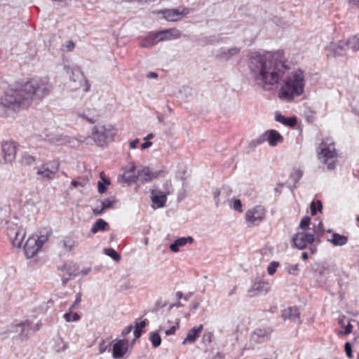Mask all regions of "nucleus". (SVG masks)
<instances>
[{"label": "nucleus", "instance_id": "dca6fc26", "mask_svg": "<svg viewBox=\"0 0 359 359\" xmlns=\"http://www.w3.org/2000/svg\"><path fill=\"white\" fill-rule=\"evenodd\" d=\"M158 42H161L158 32H149L145 37L142 39L140 45L141 47L147 48L154 46Z\"/></svg>", "mask_w": 359, "mask_h": 359}, {"label": "nucleus", "instance_id": "9b49d317", "mask_svg": "<svg viewBox=\"0 0 359 359\" xmlns=\"http://www.w3.org/2000/svg\"><path fill=\"white\" fill-rule=\"evenodd\" d=\"M154 14L163 15V18L170 22H176L180 20L183 16L189 13L187 8H183L181 11L177 9H163L156 10L152 12Z\"/></svg>", "mask_w": 359, "mask_h": 359}, {"label": "nucleus", "instance_id": "09e8293b", "mask_svg": "<svg viewBox=\"0 0 359 359\" xmlns=\"http://www.w3.org/2000/svg\"><path fill=\"white\" fill-rule=\"evenodd\" d=\"M100 177L105 184H107V185L110 184V183H111L110 180L106 177V175L104 172H100Z\"/></svg>", "mask_w": 359, "mask_h": 359}, {"label": "nucleus", "instance_id": "a19ab883", "mask_svg": "<svg viewBox=\"0 0 359 359\" xmlns=\"http://www.w3.org/2000/svg\"><path fill=\"white\" fill-rule=\"evenodd\" d=\"M345 47H347L346 45V42L340 41L337 46V48H335L334 51L337 54L342 55L343 51H344L345 50Z\"/></svg>", "mask_w": 359, "mask_h": 359}, {"label": "nucleus", "instance_id": "a18cd8bd", "mask_svg": "<svg viewBox=\"0 0 359 359\" xmlns=\"http://www.w3.org/2000/svg\"><path fill=\"white\" fill-rule=\"evenodd\" d=\"M240 52V49L238 48H232L228 50L227 53H224L227 57H231L234 55H237Z\"/></svg>", "mask_w": 359, "mask_h": 359}, {"label": "nucleus", "instance_id": "bf43d9fd", "mask_svg": "<svg viewBox=\"0 0 359 359\" xmlns=\"http://www.w3.org/2000/svg\"><path fill=\"white\" fill-rule=\"evenodd\" d=\"M176 297H177L178 299H180L183 297V293L180 291H178L176 292Z\"/></svg>", "mask_w": 359, "mask_h": 359}, {"label": "nucleus", "instance_id": "603ef678", "mask_svg": "<svg viewBox=\"0 0 359 359\" xmlns=\"http://www.w3.org/2000/svg\"><path fill=\"white\" fill-rule=\"evenodd\" d=\"M152 145V142L149 141H147L141 144V149H145L150 147Z\"/></svg>", "mask_w": 359, "mask_h": 359}, {"label": "nucleus", "instance_id": "aec40b11", "mask_svg": "<svg viewBox=\"0 0 359 359\" xmlns=\"http://www.w3.org/2000/svg\"><path fill=\"white\" fill-rule=\"evenodd\" d=\"M299 311L297 306H290L282 311V317L285 319H299Z\"/></svg>", "mask_w": 359, "mask_h": 359}, {"label": "nucleus", "instance_id": "5fc2aeb1", "mask_svg": "<svg viewBox=\"0 0 359 359\" xmlns=\"http://www.w3.org/2000/svg\"><path fill=\"white\" fill-rule=\"evenodd\" d=\"M203 339H207L209 343L211 342V341H212V334L210 332L205 333L203 335Z\"/></svg>", "mask_w": 359, "mask_h": 359}, {"label": "nucleus", "instance_id": "f3484780", "mask_svg": "<svg viewBox=\"0 0 359 359\" xmlns=\"http://www.w3.org/2000/svg\"><path fill=\"white\" fill-rule=\"evenodd\" d=\"M203 330V325H199L198 326L194 327L188 332L186 338L182 341V344L194 343L196 340L200 337Z\"/></svg>", "mask_w": 359, "mask_h": 359}, {"label": "nucleus", "instance_id": "393cba45", "mask_svg": "<svg viewBox=\"0 0 359 359\" xmlns=\"http://www.w3.org/2000/svg\"><path fill=\"white\" fill-rule=\"evenodd\" d=\"M81 116L86 118L90 123H95L99 118V114L95 109L87 110L81 114Z\"/></svg>", "mask_w": 359, "mask_h": 359}, {"label": "nucleus", "instance_id": "79ce46f5", "mask_svg": "<svg viewBox=\"0 0 359 359\" xmlns=\"http://www.w3.org/2000/svg\"><path fill=\"white\" fill-rule=\"evenodd\" d=\"M353 325L351 323H348V325L345 327L344 331H339V335H348L352 332Z\"/></svg>", "mask_w": 359, "mask_h": 359}, {"label": "nucleus", "instance_id": "2f4dec72", "mask_svg": "<svg viewBox=\"0 0 359 359\" xmlns=\"http://www.w3.org/2000/svg\"><path fill=\"white\" fill-rule=\"evenodd\" d=\"M62 245L65 251L70 252L75 245V241L72 237H65L62 241Z\"/></svg>", "mask_w": 359, "mask_h": 359}, {"label": "nucleus", "instance_id": "ea45409f", "mask_svg": "<svg viewBox=\"0 0 359 359\" xmlns=\"http://www.w3.org/2000/svg\"><path fill=\"white\" fill-rule=\"evenodd\" d=\"M178 327H179V325H178L177 323L176 325H172V327H170L168 330H164V327L163 326H161L159 327V331L164 330L166 335H172V334H174L175 333V332H176L177 329L178 328Z\"/></svg>", "mask_w": 359, "mask_h": 359}, {"label": "nucleus", "instance_id": "f03ea898", "mask_svg": "<svg viewBox=\"0 0 359 359\" xmlns=\"http://www.w3.org/2000/svg\"><path fill=\"white\" fill-rule=\"evenodd\" d=\"M249 68L258 83L265 87L277 84L283 78L286 66L274 55L255 53L250 57Z\"/></svg>", "mask_w": 359, "mask_h": 359}, {"label": "nucleus", "instance_id": "6e6d98bb", "mask_svg": "<svg viewBox=\"0 0 359 359\" xmlns=\"http://www.w3.org/2000/svg\"><path fill=\"white\" fill-rule=\"evenodd\" d=\"M103 210H104V209H103V208L102 207L100 209H99V208H94L93 211V213H94L95 215H100V214H102V213Z\"/></svg>", "mask_w": 359, "mask_h": 359}, {"label": "nucleus", "instance_id": "4468645a", "mask_svg": "<svg viewBox=\"0 0 359 359\" xmlns=\"http://www.w3.org/2000/svg\"><path fill=\"white\" fill-rule=\"evenodd\" d=\"M269 289L270 286L267 281L260 280L253 284L248 290V294L250 297H253L259 294H266Z\"/></svg>", "mask_w": 359, "mask_h": 359}, {"label": "nucleus", "instance_id": "864d4df0", "mask_svg": "<svg viewBox=\"0 0 359 359\" xmlns=\"http://www.w3.org/2000/svg\"><path fill=\"white\" fill-rule=\"evenodd\" d=\"M81 296L79 294H77L75 302L70 307V310L73 309L76 306V305L78 304L81 302Z\"/></svg>", "mask_w": 359, "mask_h": 359}, {"label": "nucleus", "instance_id": "a878e982", "mask_svg": "<svg viewBox=\"0 0 359 359\" xmlns=\"http://www.w3.org/2000/svg\"><path fill=\"white\" fill-rule=\"evenodd\" d=\"M109 224L102 219H98L93 225L91 228V232L96 233L97 232L102 231H104L108 229Z\"/></svg>", "mask_w": 359, "mask_h": 359}, {"label": "nucleus", "instance_id": "b1692460", "mask_svg": "<svg viewBox=\"0 0 359 359\" xmlns=\"http://www.w3.org/2000/svg\"><path fill=\"white\" fill-rule=\"evenodd\" d=\"M25 237V231L22 229H19L15 232V237L12 240V243L14 247L20 248L22 241Z\"/></svg>", "mask_w": 359, "mask_h": 359}, {"label": "nucleus", "instance_id": "7c9ffc66", "mask_svg": "<svg viewBox=\"0 0 359 359\" xmlns=\"http://www.w3.org/2000/svg\"><path fill=\"white\" fill-rule=\"evenodd\" d=\"M18 326H20L22 327L21 333H20V336L23 337L25 335V337H27V333L29 332V330L31 329L32 323L29 320H26L19 324L15 325V327H18Z\"/></svg>", "mask_w": 359, "mask_h": 359}, {"label": "nucleus", "instance_id": "a211bd4d", "mask_svg": "<svg viewBox=\"0 0 359 359\" xmlns=\"http://www.w3.org/2000/svg\"><path fill=\"white\" fill-rule=\"evenodd\" d=\"M159 172H152L149 168L144 167L138 172V180L142 183H146L157 178L159 176Z\"/></svg>", "mask_w": 359, "mask_h": 359}, {"label": "nucleus", "instance_id": "37998d69", "mask_svg": "<svg viewBox=\"0 0 359 359\" xmlns=\"http://www.w3.org/2000/svg\"><path fill=\"white\" fill-rule=\"evenodd\" d=\"M344 349H345V351H346V355L349 358H353V353H352V347H351V345L349 342H346L344 345Z\"/></svg>", "mask_w": 359, "mask_h": 359}, {"label": "nucleus", "instance_id": "39448f33", "mask_svg": "<svg viewBox=\"0 0 359 359\" xmlns=\"http://www.w3.org/2000/svg\"><path fill=\"white\" fill-rule=\"evenodd\" d=\"M116 133L117 129L111 124L97 125L92 130L93 139L100 147H104L113 140Z\"/></svg>", "mask_w": 359, "mask_h": 359}, {"label": "nucleus", "instance_id": "052dcab7", "mask_svg": "<svg viewBox=\"0 0 359 359\" xmlns=\"http://www.w3.org/2000/svg\"><path fill=\"white\" fill-rule=\"evenodd\" d=\"M302 258L304 259V260H306L308 259V254L306 252H303L302 254Z\"/></svg>", "mask_w": 359, "mask_h": 359}, {"label": "nucleus", "instance_id": "1a4fd4ad", "mask_svg": "<svg viewBox=\"0 0 359 359\" xmlns=\"http://www.w3.org/2000/svg\"><path fill=\"white\" fill-rule=\"evenodd\" d=\"M265 142H268L271 147H275L283 142V137L276 130H268L255 140L257 144H261Z\"/></svg>", "mask_w": 359, "mask_h": 359}, {"label": "nucleus", "instance_id": "49530a36", "mask_svg": "<svg viewBox=\"0 0 359 359\" xmlns=\"http://www.w3.org/2000/svg\"><path fill=\"white\" fill-rule=\"evenodd\" d=\"M112 203H113L112 201H111L109 199H106L102 202V206L103 209L104 210V209L111 208L112 205Z\"/></svg>", "mask_w": 359, "mask_h": 359}, {"label": "nucleus", "instance_id": "0e129e2a", "mask_svg": "<svg viewBox=\"0 0 359 359\" xmlns=\"http://www.w3.org/2000/svg\"><path fill=\"white\" fill-rule=\"evenodd\" d=\"M72 184L74 186V187H76L78 184H79V182L76 180H72Z\"/></svg>", "mask_w": 359, "mask_h": 359}, {"label": "nucleus", "instance_id": "6e6552de", "mask_svg": "<svg viewBox=\"0 0 359 359\" xmlns=\"http://www.w3.org/2000/svg\"><path fill=\"white\" fill-rule=\"evenodd\" d=\"M316 231L313 230L311 233L306 231L298 232L292 238L294 245L298 249H304L308 245L312 244L315 241Z\"/></svg>", "mask_w": 359, "mask_h": 359}, {"label": "nucleus", "instance_id": "4be33fe9", "mask_svg": "<svg viewBox=\"0 0 359 359\" xmlns=\"http://www.w3.org/2000/svg\"><path fill=\"white\" fill-rule=\"evenodd\" d=\"M275 119L276 121L283 123L285 126L293 128L297 124L296 117H285L281 114H276Z\"/></svg>", "mask_w": 359, "mask_h": 359}, {"label": "nucleus", "instance_id": "ddd939ff", "mask_svg": "<svg viewBox=\"0 0 359 359\" xmlns=\"http://www.w3.org/2000/svg\"><path fill=\"white\" fill-rule=\"evenodd\" d=\"M128 348V341L119 339L113 345L112 356L117 359L124 356Z\"/></svg>", "mask_w": 359, "mask_h": 359}, {"label": "nucleus", "instance_id": "412c9836", "mask_svg": "<svg viewBox=\"0 0 359 359\" xmlns=\"http://www.w3.org/2000/svg\"><path fill=\"white\" fill-rule=\"evenodd\" d=\"M135 168V166L133 165L130 166V169L123 172L122 177L125 182L130 184L138 180V175H136Z\"/></svg>", "mask_w": 359, "mask_h": 359}, {"label": "nucleus", "instance_id": "20e7f679", "mask_svg": "<svg viewBox=\"0 0 359 359\" xmlns=\"http://www.w3.org/2000/svg\"><path fill=\"white\" fill-rule=\"evenodd\" d=\"M318 159L327 165L330 170L335 169L337 164L338 152L335 148V143L331 139H326L320 144L318 151Z\"/></svg>", "mask_w": 359, "mask_h": 359}, {"label": "nucleus", "instance_id": "72a5a7b5", "mask_svg": "<svg viewBox=\"0 0 359 359\" xmlns=\"http://www.w3.org/2000/svg\"><path fill=\"white\" fill-rule=\"evenodd\" d=\"M149 339L154 348L159 346L161 344V336L157 332H151L150 334Z\"/></svg>", "mask_w": 359, "mask_h": 359}, {"label": "nucleus", "instance_id": "f704fd0d", "mask_svg": "<svg viewBox=\"0 0 359 359\" xmlns=\"http://www.w3.org/2000/svg\"><path fill=\"white\" fill-rule=\"evenodd\" d=\"M64 318L67 322L78 321L80 319V316L77 313L69 312L64 314Z\"/></svg>", "mask_w": 359, "mask_h": 359}, {"label": "nucleus", "instance_id": "13d9d810", "mask_svg": "<svg viewBox=\"0 0 359 359\" xmlns=\"http://www.w3.org/2000/svg\"><path fill=\"white\" fill-rule=\"evenodd\" d=\"M219 194H220V191L219 190H216L215 191H214L213 195H214V198L216 201H219Z\"/></svg>", "mask_w": 359, "mask_h": 359}, {"label": "nucleus", "instance_id": "de8ad7c7", "mask_svg": "<svg viewBox=\"0 0 359 359\" xmlns=\"http://www.w3.org/2000/svg\"><path fill=\"white\" fill-rule=\"evenodd\" d=\"M133 326L132 325H130L128 326H127L126 328H124L122 331V335L123 336H126L128 335L129 333H130V332L133 330Z\"/></svg>", "mask_w": 359, "mask_h": 359}, {"label": "nucleus", "instance_id": "7ed1b4c3", "mask_svg": "<svg viewBox=\"0 0 359 359\" xmlns=\"http://www.w3.org/2000/svg\"><path fill=\"white\" fill-rule=\"evenodd\" d=\"M304 72L297 69L292 72L285 79L281 86L278 95L280 99L291 101L294 97L299 96L304 93Z\"/></svg>", "mask_w": 359, "mask_h": 359}, {"label": "nucleus", "instance_id": "c85d7f7f", "mask_svg": "<svg viewBox=\"0 0 359 359\" xmlns=\"http://www.w3.org/2000/svg\"><path fill=\"white\" fill-rule=\"evenodd\" d=\"M147 320L140 321V323L135 322V329L133 332L135 339H139L141 337L144 328L147 325Z\"/></svg>", "mask_w": 359, "mask_h": 359}, {"label": "nucleus", "instance_id": "c9c22d12", "mask_svg": "<svg viewBox=\"0 0 359 359\" xmlns=\"http://www.w3.org/2000/svg\"><path fill=\"white\" fill-rule=\"evenodd\" d=\"M105 254L110 257H111L114 260L118 262L121 259V256L118 254V252L112 249L108 248L104 250Z\"/></svg>", "mask_w": 359, "mask_h": 359}, {"label": "nucleus", "instance_id": "680f3d73", "mask_svg": "<svg viewBox=\"0 0 359 359\" xmlns=\"http://www.w3.org/2000/svg\"><path fill=\"white\" fill-rule=\"evenodd\" d=\"M318 230L323 232L324 231V229H323V224L321 222H320L319 224H318Z\"/></svg>", "mask_w": 359, "mask_h": 359}, {"label": "nucleus", "instance_id": "9d476101", "mask_svg": "<svg viewBox=\"0 0 359 359\" xmlns=\"http://www.w3.org/2000/svg\"><path fill=\"white\" fill-rule=\"evenodd\" d=\"M43 242L38 236L29 237L24 245V251L27 258H32L41 250Z\"/></svg>", "mask_w": 359, "mask_h": 359}, {"label": "nucleus", "instance_id": "338daca9", "mask_svg": "<svg viewBox=\"0 0 359 359\" xmlns=\"http://www.w3.org/2000/svg\"><path fill=\"white\" fill-rule=\"evenodd\" d=\"M150 138H153V135L152 134L148 135L147 137L145 139L149 140Z\"/></svg>", "mask_w": 359, "mask_h": 359}, {"label": "nucleus", "instance_id": "f8f14e48", "mask_svg": "<svg viewBox=\"0 0 359 359\" xmlns=\"http://www.w3.org/2000/svg\"><path fill=\"white\" fill-rule=\"evenodd\" d=\"M1 151L5 163H11L15 159L17 147L14 142H3Z\"/></svg>", "mask_w": 359, "mask_h": 359}, {"label": "nucleus", "instance_id": "cd10ccee", "mask_svg": "<svg viewBox=\"0 0 359 359\" xmlns=\"http://www.w3.org/2000/svg\"><path fill=\"white\" fill-rule=\"evenodd\" d=\"M347 48L352 49L353 51L359 50V36L355 35L349 37L346 42Z\"/></svg>", "mask_w": 359, "mask_h": 359}, {"label": "nucleus", "instance_id": "e433bc0d", "mask_svg": "<svg viewBox=\"0 0 359 359\" xmlns=\"http://www.w3.org/2000/svg\"><path fill=\"white\" fill-rule=\"evenodd\" d=\"M75 48V43L72 40H69L66 42L65 44L62 46L61 50L62 51L70 52Z\"/></svg>", "mask_w": 359, "mask_h": 359}, {"label": "nucleus", "instance_id": "3c124183", "mask_svg": "<svg viewBox=\"0 0 359 359\" xmlns=\"http://www.w3.org/2000/svg\"><path fill=\"white\" fill-rule=\"evenodd\" d=\"M140 141L139 139H135L130 142V149H135L137 147V144H139Z\"/></svg>", "mask_w": 359, "mask_h": 359}, {"label": "nucleus", "instance_id": "f257e3e1", "mask_svg": "<svg viewBox=\"0 0 359 359\" xmlns=\"http://www.w3.org/2000/svg\"><path fill=\"white\" fill-rule=\"evenodd\" d=\"M51 86L47 78H33L26 82H17L10 86L1 99L0 108L13 111L29 108L34 100L48 95Z\"/></svg>", "mask_w": 359, "mask_h": 359}, {"label": "nucleus", "instance_id": "c756f323", "mask_svg": "<svg viewBox=\"0 0 359 359\" xmlns=\"http://www.w3.org/2000/svg\"><path fill=\"white\" fill-rule=\"evenodd\" d=\"M36 161V158L34 156L25 153L22 155L20 163L22 165L28 166L34 164Z\"/></svg>", "mask_w": 359, "mask_h": 359}, {"label": "nucleus", "instance_id": "423d86ee", "mask_svg": "<svg viewBox=\"0 0 359 359\" xmlns=\"http://www.w3.org/2000/svg\"><path fill=\"white\" fill-rule=\"evenodd\" d=\"M60 161L58 160L50 161L43 163L36 170V175L41 180H53L60 169Z\"/></svg>", "mask_w": 359, "mask_h": 359}, {"label": "nucleus", "instance_id": "4c0bfd02", "mask_svg": "<svg viewBox=\"0 0 359 359\" xmlns=\"http://www.w3.org/2000/svg\"><path fill=\"white\" fill-rule=\"evenodd\" d=\"M310 224H311L310 217L308 216H305L302 219L300 224H299V227L302 230H306V229L309 228Z\"/></svg>", "mask_w": 359, "mask_h": 359}, {"label": "nucleus", "instance_id": "c03bdc74", "mask_svg": "<svg viewBox=\"0 0 359 359\" xmlns=\"http://www.w3.org/2000/svg\"><path fill=\"white\" fill-rule=\"evenodd\" d=\"M233 209L237 210L238 212H241L243 211L242 210V203H241V200L239 199H235L233 201Z\"/></svg>", "mask_w": 359, "mask_h": 359}, {"label": "nucleus", "instance_id": "2eb2a0df", "mask_svg": "<svg viewBox=\"0 0 359 359\" xmlns=\"http://www.w3.org/2000/svg\"><path fill=\"white\" fill-rule=\"evenodd\" d=\"M161 41H170L180 38L181 32L177 28H170L158 31Z\"/></svg>", "mask_w": 359, "mask_h": 359}, {"label": "nucleus", "instance_id": "0eeeda50", "mask_svg": "<svg viewBox=\"0 0 359 359\" xmlns=\"http://www.w3.org/2000/svg\"><path fill=\"white\" fill-rule=\"evenodd\" d=\"M266 210L262 205H256L248 210L245 215V221L251 226H257L266 217Z\"/></svg>", "mask_w": 359, "mask_h": 359}, {"label": "nucleus", "instance_id": "bb28decb", "mask_svg": "<svg viewBox=\"0 0 359 359\" xmlns=\"http://www.w3.org/2000/svg\"><path fill=\"white\" fill-rule=\"evenodd\" d=\"M151 194L153 203L156 204L158 208L164 207L167 201V194L154 195V191Z\"/></svg>", "mask_w": 359, "mask_h": 359}, {"label": "nucleus", "instance_id": "58836bf2", "mask_svg": "<svg viewBox=\"0 0 359 359\" xmlns=\"http://www.w3.org/2000/svg\"><path fill=\"white\" fill-rule=\"evenodd\" d=\"M279 266V263L277 262H271L268 267H267V271H268V273L269 275H273L276 271V269L278 268V266Z\"/></svg>", "mask_w": 359, "mask_h": 359}, {"label": "nucleus", "instance_id": "69168bd1", "mask_svg": "<svg viewBox=\"0 0 359 359\" xmlns=\"http://www.w3.org/2000/svg\"><path fill=\"white\" fill-rule=\"evenodd\" d=\"M149 76L156 78V77H157V74L156 73L151 72V73H150Z\"/></svg>", "mask_w": 359, "mask_h": 359}, {"label": "nucleus", "instance_id": "774afa93", "mask_svg": "<svg viewBox=\"0 0 359 359\" xmlns=\"http://www.w3.org/2000/svg\"><path fill=\"white\" fill-rule=\"evenodd\" d=\"M356 220H357L358 223L359 224V215L357 216Z\"/></svg>", "mask_w": 359, "mask_h": 359}, {"label": "nucleus", "instance_id": "4d7b16f0", "mask_svg": "<svg viewBox=\"0 0 359 359\" xmlns=\"http://www.w3.org/2000/svg\"><path fill=\"white\" fill-rule=\"evenodd\" d=\"M348 2L359 8V0H348Z\"/></svg>", "mask_w": 359, "mask_h": 359}, {"label": "nucleus", "instance_id": "6ab92c4d", "mask_svg": "<svg viewBox=\"0 0 359 359\" xmlns=\"http://www.w3.org/2000/svg\"><path fill=\"white\" fill-rule=\"evenodd\" d=\"M194 238L191 236L181 237L175 240V241L170 245V249L173 252H177L180 248L185 246L187 244H192Z\"/></svg>", "mask_w": 359, "mask_h": 359}, {"label": "nucleus", "instance_id": "473e14b6", "mask_svg": "<svg viewBox=\"0 0 359 359\" xmlns=\"http://www.w3.org/2000/svg\"><path fill=\"white\" fill-rule=\"evenodd\" d=\"M311 215H316L317 212H321L323 209V204L320 201H312L310 205Z\"/></svg>", "mask_w": 359, "mask_h": 359}, {"label": "nucleus", "instance_id": "8fccbe9b", "mask_svg": "<svg viewBox=\"0 0 359 359\" xmlns=\"http://www.w3.org/2000/svg\"><path fill=\"white\" fill-rule=\"evenodd\" d=\"M106 189H106L105 186L103 184V183H102L101 182H98V191L100 194H103L105 192Z\"/></svg>", "mask_w": 359, "mask_h": 359}, {"label": "nucleus", "instance_id": "5701e85b", "mask_svg": "<svg viewBox=\"0 0 359 359\" xmlns=\"http://www.w3.org/2000/svg\"><path fill=\"white\" fill-rule=\"evenodd\" d=\"M348 236L341 235L337 233H334L332 235V238L329 241L334 246H342L348 243Z\"/></svg>", "mask_w": 359, "mask_h": 359}, {"label": "nucleus", "instance_id": "e2e57ef3", "mask_svg": "<svg viewBox=\"0 0 359 359\" xmlns=\"http://www.w3.org/2000/svg\"><path fill=\"white\" fill-rule=\"evenodd\" d=\"M85 90L86 92L89 91L90 90V84L88 83V81H86V88H85Z\"/></svg>", "mask_w": 359, "mask_h": 359}]
</instances>
